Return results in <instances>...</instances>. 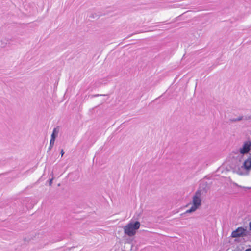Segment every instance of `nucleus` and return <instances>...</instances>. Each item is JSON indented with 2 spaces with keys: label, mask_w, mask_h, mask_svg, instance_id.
<instances>
[{
  "label": "nucleus",
  "mask_w": 251,
  "mask_h": 251,
  "mask_svg": "<svg viewBox=\"0 0 251 251\" xmlns=\"http://www.w3.org/2000/svg\"><path fill=\"white\" fill-rule=\"evenodd\" d=\"M140 222L136 221L134 223H130L126 226L124 228L125 233L129 236H132L136 233V230L139 228Z\"/></svg>",
  "instance_id": "f257e3e1"
},
{
  "label": "nucleus",
  "mask_w": 251,
  "mask_h": 251,
  "mask_svg": "<svg viewBox=\"0 0 251 251\" xmlns=\"http://www.w3.org/2000/svg\"><path fill=\"white\" fill-rule=\"evenodd\" d=\"M201 192L197 191L193 199V205L191 208L186 211V213H191L195 211L201 204Z\"/></svg>",
  "instance_id": "f03ea898"
},
{
  "label": "nucleus",
  "mask_w": 251,
  "mask_h": 251,
  "mask_svg": "<svg viewBox=\"0 0 251 251\" xmlns=\"http://www.w3.org/2000/svg\"><path fill=\"white\" fill-rule=\"evenodd\" d=\"M248 234V231H247L246 228H244L242 227H239L232 232L231 237L233 238L244 237L247 236Z\"/></svg>",
  "instance_id": "7ed1b4c3"
},
{
  "label": "nucleus",
  "mask_w": 251,
  "mask_h": 251,
  "mask_svg": "<svg viewBox=\"0 0 251 251\" xmlns=\"http://www.w3.org/2000/svg\"><path fill=\"white\" fill-rule=\"evenodd\" d=\"M251 148V142L250 141L245 142L242 148L240 149V152L241 154H244L247 153Z\"/></svg>",
  "instance_id": "20e7f679"
},
{
  "label": "nucleus",
  "mask_w": 251,
  "mask_h": 251,
  "mask_svg": "<svg viewBox=\"0 0 251 251\" xmlns=\"http://www.w3.org/2000/svg\"><path fill=\"white\" fill-rule=\"evenodd\" d=\"M243 166L246 170L251 169V158H249L244 161Z\"/></svg>",
  "instance_id": "39448f33"
},
{
  "label": "nucleus",
  "mask_w": 251,
  "mask_h": 251,
  "mask_svg": "<svg viewBox=\"0 0 251 251\" xmlns=\"http://www.w3.org/2000/svg\"><path fill=\"white\" fill-rule=\"evenodd\" d=\"M55 136L54 135V134H51V139H50V148L53 146L54 145V141H55Z\"/></svg>",
  "instance_id": "423d86ee"
},
{
  "label": "nucleus",
  "mask_w": 251,
  "mask_h": 251,
  "mask_svg": "<svg viewBox=\"0 0 251 251\" xmlns=\"http://www.w3.org/2000/svg\"><path fill=\"white\" fill-rule=\"evenodd\" d=\"M56 132V129L54 128L52 134H54V135L55 136V133Z\"/></svg>",
  "instance_id": "0eeeda50"
},
{
  "label": "nucleus",
  "mask_w": 251,
  "mask_h": 251,
  "mask_svg": "<svg viewBox=\"0 0 251 251\" xmlns=\"http://www.w3.org/2000/svg\"><path fill=\"white\" fill-rule=\"evenodd\" d=\"M250 229L251 230V221L249 223Z\"/></svg>",
  "instance_id": "6e6552de"
},
{
  "label": "nucleus",
  "mask_w": 251,
  "mask_h": 251,
  "mask_svg": "<svg viewBox=\"0 0 251 251\" xmlns=\"http://www.w3.org/2000/svg\"><path fill=\"white\" fill-rule=\"evenodd\" d=\"M61 155L62 156L63 154H64V151H63V150H62L61 151Z\"/></svg>",
  "instance_id": "1a4fd4ad"
},
{
  "label": "nucleus",
  "mask_w": 251,
  "mask_h": 251,
  "mask_svg": "<svg viewBox=\"0 0 251 251\" xmlns=\"http://www.w3.org/2000/svg\"><path fill=\"white\" fill-rule=\"evenodd\" d=\"M245 251H251V248L247 249L245 250Z\"/></svg>",
  "instance_id": "9d476101"
},
{
  "label": "nucleus",
  "mask_w": 251,
  "mask_h": 251,
  "mask_svg": "<svg viewBox=\"0 0 251 251\" xmlns=\"http://www.w3.org/2000/svg\"><path fill=\"white\" fill-rule=\"evenodd\" d=\"M51 183H52V180H50V184H51Z\"/></svg>",
  "instance_id": "9b49d317"
}]
</instances>
